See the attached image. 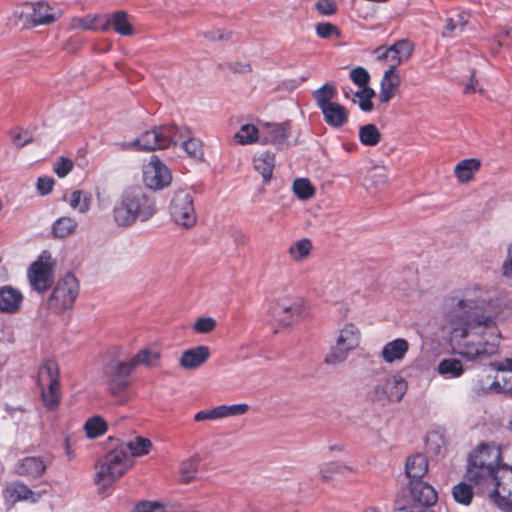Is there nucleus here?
I'll use <instances>...</instances> for the list:
<instances>
[{"label":"nucleus","mask_w":512,"mask_h":512,"mask_svg":"<svg viewBox=\"0 0 512 512\" xmlns=\"http://www.w3.org/2000/svg\"><path fill=\"white\" fill-rule=\"evenodd\" d=\"M444 329L452 338L463 342L460 354L469 359L486 358L497 354L501 333L496 323L497 301L479 285L454 291L445 301Z\"/></svg>","instance_id":"obj_1"},{"label":"nucleus","mask_w":512,"mask_h":512,"mask_svg":"<svg viewBox=\"0 0 512 512\" xmlns=\"http://www.w3.org/2000/svg\"><path fill=\"white\" fill-rule=\"evenodd\" d=\"M505 465L498 445L481 443L469 454L466 478L479 489L485 490L493 485Z\"/></svg>","instance_id":"obj_2"},{"label":"nucleus","mask_w":512,"mask_h":512,"mask_svg":"<svg viewBox=\"0 0 512 512\" xmlns=\"http://www.w3.org/2000/svg\"><path fill=\"white\" fill-rule=\"evenodd\" d=\"M157 212L154 196L141 187H133L123 192L120 201L113 209L115 223L129 227L136 221L145 222Z\"/></svg>","instance_id":"obj_3"},{"label":"nucleus","mask_w":512,"mask_h":512,"mask_svg":"<svg viewBox=\"0 0 512 512\" xmlns=\"http://www.w3.org/2000/svg\"><path fill=\"white\" fill-rule=\"evenodd\" d=\"M123 348L113 345L103 355V374L106 378L109 393L118 404H125L131 399L129 392L132 384L131 374L135 370L129 360H120Z\"/></svg>","instance_id":"obj_4"},{"label":"nucleus","mask_w":512,"mask_h":512,"mask_svg":"<svg viewBox=\"0 0 512 512\" xmlns=\"http://www.w3.org/2000/svg\"><path fill=\"white\" fill-rule=\"evenodd\" d=\"M437 501L438 493L428 482L409 481L398 493L394 509L398 512H427Z\"/></svg>","instance_id":"obj_5"},{"label":"nucleus","mask_w":512,"mask_h":512,"mask_svg":"<svg viewBox=\"0 0 512 512\" xmlns=\"http://www.w3.org/2000/svg\"><path fill=\"white\" fill-rule=\"evenodd\" d=\"M124 449V446L117 445L100 460L95 474L99 490L105 491L133 466V460Z\"/></svg>","instance_id":"obj_6"},{"label":"nucleus","mask_w":512,"mask_h":512,"mask_svg":"<svg viewBox=\"0 0 512 512\" xmlns=\"http://www.w3.org/2000/svg\"><path fill=\"white\" fill-rule=\"evenodd\" d=\"M186 136L187 127L163 125L143 132L135 141L128 143L127 147L138 151H155L177 145Z\"/></svg>","instance_id":"obj_7"},{"label":"nucleus","mask_w":512,"mask_h":512,"mask_svg":"<svg viewBox=\"0 0 512 512\" xmlns=\"http://www.w3.org/2000/svg\"><path fill=\"white\" fill-rule=\"evenodd\" d=\"M407 382L398 375H392L378 379L369 390V399L376 404L386 406L402 400L407 391Z\"/></svg>","instance_id":"obj_8"},{"label":"nucleus","mask_w":512,"mask_h":512,"mask_svg":"<svg viewBox=\"0 0 512 512\" xmlns=\"http://www.w3.org/2000/svg\"><path fill=\"white\" fill-rule=\"evenodd\" d=\"M79 294V282L70 273L59 279L54 286L48 300V309L56 314L71 309Z\"/></svg>","instance_id":"obj_9"},{"label":"nucleus","mask_w":512,"mask_h":512,"mask_svg":"<svg viewBox=\"0 0 512 512\" xmlns=\"http://www.w3.org/2000/svg\"><path fill=\"white\" fill-rule=\"evenodd\" d=\"M361 341V331L353 323H346L338 333L335 344L325 357V363L337 365L344 362L350 352L355 350Z\"/></svg>","instance_id":"obj_10"},{"label":"nucleus","mask_w":512,"mask_h":512,"mask_svg":"<svg viewBox=\"0 0 512 512\" xmlns=\"http://www.w3.org/2000/svg\"><path fill=\"white\" fill-rule=\"evenodd\" d=\"M172 221L182 228H192L197 221L193 197L190 192L179 189L173 192L169 204Z\"/></svg>","instance_id":"obj_11"},{"label":"nucleus","mask_w":512,"mask_h":512,"mask_svg":"<svg viewBox=\"0 0 512 512\" xmlns=\"http://www.w3.org/2000/svg\"><path fill=\"white\" fill-rule=\"evenodd\" d=\"M54 262L48 251H43L27 270V278L31 288L44 293L52 285L54 278Z\"/></svg>","instance_id":"obj_12"},{"label":"nucleus","mask_w":512,"mask_h":512,"mask_svg":"<svg viewBox=\"0 0 512 512\" xmlns=\"http://www.w3.org/2000/svg\"><path fill=\"white\" fill-rule=\"evenodd\" d=\"M414 43L409 39H401L390 46H380L374 50L377 61L388 66L387 70H397V67L407 62L414 52Z\"/></svg>","instance_id":"obj_13"},{"label":"nucleus","mask_w":512,"mask_h":512,"mask_svg":"<svg viewBox=\"0 0 512 512\" xmlns=\"http://www.w3.org/2000/svg\"><path fill=\"white\" fill-rule=\"evenodd\" d=\"M490 500L503 511H512V466L505 465L501 473L486 489Z\"/></svg>","instance_id":"obj_14"},{"label":"nucleus","mask_w":512,"mask_h":512,"mask_svg":"<svg viewBox=\"0 0 512 512\" xmlns=\"http://www.w3.org/2000/svg\"><path fill=\"white\" fill-rule=\"evenodd\" d=\"M308 314L307 302L302 297H289L276 301L274 315L285 326L293 325Z\"/></svg>","instance_id":"obj_15"},{"label":"nucleus","mask_w":512,"mask_h":512,"mask_svg":"<svg viewBox=\"0 0 512 512\" xmlns=\"http://www.w3.org/2000/svg\"><path fill=\"white\" fill-rule=\"evenodd\" d=\"M172 181L168 167L155 155L143 165V182L151 190H161Z\"/></svg>","instance_id":"obj_16"},{"label":"nucleus","mask_w":512,"mask_h":512,"mask_svg":"<svg viewBox=\"0 0 512 512\" xmlns=\"http://www.w3.org/2000/svg\"><path fill=\"white\" fill-rule=\"evenodd\" d=\"M111 28L120 36H132L134 34L130 16L124 10L104 14L102 32H107Z\"/></svg>","instance_id":"obj_17"},{"label":"nucleus","mask_w":512,"mask_h":512,"mask_svg":"<svg viewBox=\"0 0 512 512\" xmlns=\"http://www.w3.org/2000/svg\"><path fill=\"white\" fill-rule=\"evenodd\" d=\"M28 7L31 11L27 16L34 26L51 24L61 16L60 10L52 8L44 1L31 3Z\"/></svg>","instance_id":"obj_18"},{"label":"nucleus","mask_w":512,"mask_h":512,"mask_svg":"<svg viewBox=\"0 0 512 512\" xmlns=\"http://www.w3.org/2000/svg\"><path fill=\"white\" fill-rule=\"evenodd\" d=\"M162 350L157 344L148 345L140 349L129 359L131 366L136 369L139 366L146 368H156L160 365Z\"/></svg>","instance_id":"obj_19"},{"label":"nucleus","mask_w":512,"mask_h":512,"mask_svg":"<svg viewBox=\"0 0 512 512\" xmlns=\"http://www.w3.org/2000/svg\"><path fill=\"white\" fill-rule=\"evenodd\" d=\"M46 468L47 465L41 457L29 456L17 462L15 471L27 479H37L45 473Z\"/></svg>","instance_id":"obj_20"},{"label":"nucleus","mask_w":512,"mask_h":512,"mask_svg":"<svg viewBox=\"0 0 512 512\" xmlns=\"http://www.w3.org/2000/svg\"><path fill=\"white\" fill-rule=\"evenodd\" d=\"M290 136V123H263L261 125V142L281 144Z\"/></svg>","instance_id":"obj_21"},{"label":"nucleus","mask_w":512,"mask_h":512,"mask_svg":"<svg viewBox=\"0 0 512 512\" xmlns=\"http://www.w3.org/2000/svg\"><path fill=\"white\" fill-rule=\"evenodd\" d=\"M409 351V343L404 338L387 342L381 350V358L387 364L401 362Z\"/></svg>","instance_id":"obj_22"},{"label":"nucleus","mask_w":512,"mask_h":512,"mask_svg":"<svg viewBox=\"0 0 512 512\" xmlns=\"http://www.w3.org/2000/svg\"><path fill=\"white\" fill-rule=\"evenodd\" d=\"M23 302L21 292L12 286L0 287V313L13 314L20 310Z\"/></svg>","instance_id":"obj_23"},{"label":"nucleus","mask_w":512,"mask_h":512,"mask_svg":"<svg viewBox=\"0 0 512 512\" xmlns=\"http://www.w3.org/2000/svg\"><path fill=\"white\" fill-rule=\"evenodd\" d=\"M4 495L12 502L26 501L30 503L38 502L41 497L39 492L31 490L20 481L8 484L4 490Z\"/></svg>","instance_id":"obj_24"},{"label":"nucleus","mask_w":512,"mask_h":512,"mask_svg":"<svg viewBox=\"0 0 512 512\" xmlns=\"http://www.w3.org/2000/svg\"><path fill=\"white\" fill-rule=\"evenodd\" d=\"M210 357V349L200 345L183 351L179 365L184 369H196L204 364Z\"/></svg>","instance_id":"obj_25"},{"label":"nucleus","mask_w":512,"mask_h":512,"mask_svg":"<svg viewBox=\"0 0 512 512\" xmlns=\"http://www.w3.org/2000/svg\"><path fill=\"white\" fill-rule=\"evenodd\" d=\"M428 472V459L422 453L409 456L405 462V475L409 481L423 480Z\"/></svg>","instance_id":"obj_26"},{"label":"nucleus","mask_w":512,"mask_h":512,"mask_svg":"<svg viewBox=\"0 0 512 512\" xmlns=\"http://www.w3.org/2000/svg\"><path fill=\"white\" fill-rule=\"evenodd\" d=\"M59 376L58 364L53 360H46L38 369V385L40 388L58 387L60 385Z\"/></svg>","instance_id":"obj_27"},{"label":"nucleus","mask_w":512,"mask_h":512,"mask_svg":"<svg viewBox=\"0 0 512 512\" xmlns=\"http://www.w3.org/2000/svg\"><path fill=\"white\" fill-rule=\"evenodd\" d=\"M400 76L397 70H386L380 82L378 98L381 103H388L396 94L400 85Z\"/></svg>","instance_id":"obj_28"},{"label":"nucleus","mask_w":512,"mask_h":512,"mask_svg":"<svg viewBox=\"0 0 512 512\" xmlns=\"http://www.w3.org/2000/svg\"><path fill=\"white\" fill-rule=\"evenodd\" d=\"M314 250L311 239L307 237L300 238L292 242L287 248L289 259L294 263H302L307 261Z\"/></svg>","instance_id":"obj_29"},{"label":"nucleus","mask_w":512,"mask_h":512,"mask_svg":"<svg viewBox=\"0 0 512 512\" xmlns=\"http://www.w3.org/2000/svg\"><path fill=\"white\" fill-rule=\"evenodd\" d=\"M355 468L343 461H329L323 463L319 468V475L323 482L330 483L336 475H347L354 473Z\"/></svg>","instance_id":"obj_30"},{"label":"nucleus","mask_w":512,"mask_h":512,"mask_svg":"<svg viewBox=\"0 0 512 512\" xmlns=\"http://www.w3.org/2000/svg\"><path fill=\"white\" fill-rule=\"evenodd\" d=\"M320 110L323 113L325 122L331 127L339 128L348 121L347 110L339 103L327 104Z\"/></svg>","instance_id":"obj_31"},{"label":"nucleus","mask_w":512,"mask_h":512,"mask_svg":"<svg viewBox=\"0 0 512 512\" xmlns=\"http://www.w3.org/2000/svg\"><path fill=\"white\" fill-rule=\"evenodd\" d=\"M253 165L265 182H269L275 167V155L268 151L258 152L253 157Z\"/></svg>","instance_id":"obj_32"},{"label":"nucleus","mask_w":512,"mask_h":512,"mask_svg":"<svg viewBox=\"0 0 512 512\" xmlns=\"http://www.w3.org/2000/svg\"><path fill=\"white\" fill-rule=\"evenodd\" d=\"M104 14H88L82 17H73L69 22L71 30L101 31Z\"/></svg>","instance_id":"obj_33"},{"label":"nucleus","mask_w":512,"mask_h":512,"mask_svg":"<svg viewBox=\"0 0 512 512\" xmlns=\"http://www.w3.org/2000/svg\"><path fill=\"white\" fill-rule=\"evenodd\" d=\"M481 162L477 158L461 160L454 169L455 177L460 183H468L480 170Z\"/></svg>","instance_id":"obj_34"},{"label":"nucleus","mask_w":512,"mask_h":512,"mask_svg":"<svg viewBox=\"0 0 512 512\" xmlns=\"http://www.w3.org/2000/svg\"><path fill=\"white\" fill-rule=\"evenodd\" d=\"M118 446H124L125 453H128L132 459L147 455L151 451L152 442L147 438L137 436L126 443H119Z\"/></svg>","instance_id":"obj_35"},{"label":"nucleus","mask_w":512,"mask_h":512,"mask_svg":"<svg viewBox=\"0 0 512 512\" xmlns=\"http://www.w3.org/2000/svg\"><path fill=\"white\" fill-rule=\"evenodd\" d=\"M64 200L68 202L71 209L85 214L90 210L92 197L88 192L74 190L68 197L65 196Z\"/></svg>","instance_id":"obj_36"},{"label":"nucleus","mask_w":512,"mask_h":512,"mask_svg":"<svg viewBox=\"0 0 512 512\" xmlns=\"http://www.w3.org/2000/svg\"><path fill=\"white\" fill-rule=\"evenodd\" d=\"M437 372L445 379H454L463 375L464 367L459 359L445 358L439 362Z\"/></svg>","instance_id":"obj_37"},{"label":"nucleus","mask_w":512,"mask_h":512,"mask_svg":"<svg viewBox=\"0 0 512 512\" xmlns=\"http://www.w3.org/2000/svg\"><path fill=\"white\" fill-rule=\"evenodd\" d=\"M234 140L239 145H250L261 141V127L252 124H243L235 133Z\"/></svg>","instance_id":"obj_38"},{"label":"nucleus","mask_w":512,"mask_h":512,"mask_svg":"<svg viewBox=\"0 0 512 512\" xmlns=\"http://www.w3.org/2000/svg\"><path fill=\"white\" fill-rule=\"evenodd\" d=\"M388 173L385 167H374L365 178L367 189H380L387 184Z\"/></svg>","instance_id":"obj_39"},{"label":"nucleus","mask_w":512,"mask_h":512,"mask_svg":"<svg viewBox=\"0 0 512 512\" xmlns=\"http://www.w3.org/2000/svg\"><path fill=\"white\" fill-rule=\"evenodd\" d=\"M77 223L71 217H60L52 226L53 235L57 238H66L74 233Z\"/></svg>","instance_id":"obj_40"},{"label":"nucleus","mask_w":512,"mask_h":512,"mask_svg":"<svg viewBox=\"0 0 512 512\" xmlns=\"http://www.w3.org/2000/svg\"><path fill=\"white\" fill-rule=\"evenodd\" d=\"M84 430L88 438H97L107 431V423L102 417L93 416L85 422Z\"/></svg>","instance_id":"obj_41"},{"label":"nucleus","mask_w":512,"mask_h":512,"mask_svg":"<svg viewBox=\"0 0 512 512\" xmlns=\"http://www.w3.org/2000/svg\"><path fill=\"white\" fill-rule=\"evenodd\" d=\"M381 134L374 124H366L359 129V140L365 146H376Z\"/></svg>","instance_id":"obj_42"},{"label":"nucleus","mask_w":512,"mask_h":512,"mask_svg":"<svg viewBox=\"0 0 512 512\" xmlns=\"http://www.w3.org/2000/svg\"><path fill=\"white\" fill-rule=\"evenodd\" d=\"M452 495L457 503L468 506L473 499V489L471 485L461 482L452 488Z\"/></svg>","instance_id":"obj_43"},{"label":"nucleus","mask_w":512,"mask_h":512,"mask_svg":"<svg viewBox=\"0 0 512 512\" xmlns=\"http://www.w3.org/2000/svg\"><path fill=\"white\" fill-rule=\"evenodd\" d=\"M336 94V88L330 83L324 84L322 87L317 89L314 93V99L320 109L325 107L327 104L333 103L332 99Z\"/></svg>","instance_id":"obj_44"},{"label":"nucleus","mask_w":512,"mask_h":512,"mask_svg":"<svg viewBox=\"0 0 512 512\" xmlns=\"http://www.w3.org/2000/svg\"><path fill=\"white\" fill-rule=\"evenodd\" d=\"M181 144L185 152L192 158H201L203 155V149L201 142L190 136V131L187 128V136L181 139L178 144Z\"/></svg>","instance_id":"obj_45"},{"label":"nucleus","mask_w":512,"mask_h":512,"mask_svg":"<svg viewBox=\"0 0 512 512\" xmlns=\"http://www.w3.org/2000/svg\"><path fill=\"white\" fill-rule=\"evenodd\" d=\"M219 418H229V417H235V416H242L246 414L250 406L247 403H238V404H232V405H219L217 406Z\"/></svg>","instance_id":"obj_46"},{"label":"nucleus","mask_w":512,"mask_h":512,"mask_svg":"<svg viewBox=\"0 0 512 512\" xmlns=\"http://www.w3.org/2000/svg\"><path fill=\"white\" fill-rule=\"evenodd\" d=\"M293 192L301 200H308L315 194V189L306 178H298L293 182Z\"/></svg>","instance_id":"obj_47"},{"label":"nucleus","mask_w":512,"mask_h":512,"mask_svg":"<svg viewBox=\"0 0 512 512\" xmlns=\"http://www.w3.org/2000/svg\"><path fill=\"white\" fill-rule=\"evenodd\" d=\"M43 405L48 410H54L60 402V385L58 387L40 388Z\"/></svg>","instance_id":"obj_48"},{"label":"nucleus","mask_w":512,"mask_h":512,"mask_svg":"<svg viewBox=\"0 0 512 512\" xmlns=\"http://www.w3.org/2000/svg\"><path fill=\"white\" fill-rule=\"evenodd\" d=\"M199 465V457L192 456L188 459L184 460L180 466V472L182 476V480L185 482H189L197 473Z\"/></svg>","instance_id":"obj_49"},{"label":"nucleus","mask_w":512,"mask_h":512,"mask_svg":"<svg viewBox=\"0 0 512 512\" xmlns=\"http://www.w3.org/2000/svg\"><path fill=\"white\" fill-rule=\"evenodd\" d=\"M375 96V91L370 87H364L355 92L358 105L362 111L369 112L373 108L372 98Z\"/></svg>","instance_id":"obj_50"},{"label":"nucleus","mask_w":512,"mask_h":512,"mask_svg":"<svg viewBox=\"0 0 512 512\" xmlns=\"http://www.w3.org/2000/svg\"><path fill=\"white\" fill-rule=\"evenodd\" d=\"M74 167V163L70 158L59 157L53 164L54 173L60 177H66Z\"/></svg>","instance_id":"obj_51"},{"label":"nucleus","mask_w":512,"mask_h":512,"mask_svg":"<svg viewBox=\"0 0 512 512\" xmlns=\"http://www.w3.org/2000/svg\"><path fill=\"white\" fill-rule=\"evenodd\" d=\"M316 34L323 39H329L332 37L340 38V30L329 22L319 23L316 25Z\"/></svg>","instance_id":"obj_52"},{"label":"nucleus","mask_w":512,"mask_h":512,"mask_svg":"<svg viewBox=\"0 0 512 512\" xmlns=\"http://www.w3.org/2000/svg\"><path fill=\"white\" fill-rule=\"evenodd\" d=\"M351 80L359 86V89L368 87L370 81V75L368 71L363 67H356L350 71Z\"/></svg>","instance_id":"obj_53"},{"label":"nucleus","mask_w":512,"mask_h":512,"mask_svg":"<svg viewBox=\"0 0 512 512\" xmlns=\"http://www.w3.org/2000/svg\"><path fill=\"white\" fill-rule=\"evenodd\" d=\"M216 325L217 322L214 318L200 317L195 321L193 328L197 333L206 334L213 331Z\"/></svg>","instance_id":"obj_54"},{"label":"nucleus","mask_w":512,"mask_h":512,"mask_svg":"<svg viewBox=\"0 0 512 512\" xmlns=\"http://www.w3.org/2000/svg\"><path fill=\"white\" fill-rule=\"evenodd\" d=\"M467 24V16L464 13H459L456 17H451L446 20V30L454 32L455 30H463Z\"/></svg>","instance_id":"obj_55"},{"label":"nucleus","mask_w":512,"mask_h":512,"mask_svg":"<svg viewBox=\"0 0 512 512\" xmlns=\"http://www.w3.org/2000/svg\"><path fill=\"white\" fill-rule=\"evenodd\" d=\"M133 512H167L165 507L158 502H142L135 506Z\"/></svg>","instance_id":"obj_56"},{"label":"nucleus","mask_w":512,"mask_h":512,"mask_svg":"<svg viewBox=\"0 0 512 512\" xmlns=\"http://www.w3.org/2000/svg\"><path fill=\"white\" fill-rule=\"evenodd\" d=\"M219 419L220 418L217 406L212 409L201 410L194 415V421L196 422H202L206 420L214 421Z\"/></svg>","instance_id":"obj_57"},{"label":"nucleus","mask_w":512,"mask_h":512,"mask_svg":"<svg viewBox=\"0 0 512 512\" xmlns=\"http://www.w3.org/2000/svg\"><path fill=\"white\" fill-rule=\"evenodd\" d=\"M316 8L322 15H332L336 12L337 6L333 0H319Z\"/></svg>","instance_id":"obj_58"},{"label":"nucleus","mask_w":512,"mask_h":512,"mask_svg":"<svg viewBox=\"0 0 512 512\" xmlns=\"http://www.w3.org/2000/svg\"><path fill=\"white\" fill-rule=\"evenodd\" d=\"M54 186V179L48 176L39 177L37 181V189L41 195L49 194Z\"/></svg>","instance_id":"obj_59"},{"label":"nucleus","mask_w":512,"mask_h":512,"mask_svg":"<svg viewBox=\"0 0 512 512\" xmlns=\"http://www.w3.org/2000/svg\"><path fill=\"white\" fill-rule=\"evenodd\" d=\"M12 141L16 147H24L32 142V136L28 131L14 132L12 134Z\"/></svg>","instance_id":"obj_60"},{"label":"nucleus","mask_w":512,"mask_h":512,"mask_svg":"<svg viewBox=\"0 0 512 512\" xmlns=\"http://www.w3.org/2000/svg\"><path fill=\"white\" fill-rule=\"evenodd\" d=\"M503 275L512 279V245H509L507 251V258L502 266Z\"/></svg>","instance_id":"obj_61"},{"label":"nucleus","mask_w":512,"mask_h":512,"mask_svg":"<svg viewBox=\"0 0 512 512\" xmlns=\"http://www.w3.org/2000/svg\"><path fill=\"white\" fill-rule=\"evenodd\" d=\"M206 37L211 40H225L231 37L230 32H226L224 30H217L214 32H209L206 34Z\"/></svg>","instance_id":"obj_62"},{"label":"nucleus","mask_w":512,"mask_h":512,"mask_svg":"<svg viewBox=\"0 0 512 512\" xmlns=\"http://www.w3.org/2000/svg\"><path fill=\"white\" fill-rule=\"evenodd\" d=\"M496 369L499 371H510L512 372V358H507L503 362H499L496 365Z\"/></svg>","instance_id":"obj_63"},{"label":"nucleus","mask_w":512,"mask_h":512,"mask_svg":"<svg viewBox=\"0 0 512 512\" xmlns=\"http://www.w3.org/2000/svg\"><path fill=\"white\" fill-rule=\"evenodd\" d=\"M476 91V81L471 79L470 82L465 86L464 93L470 94Z\"/></svg>","instance_id":"obj_64"}]
</instances>
